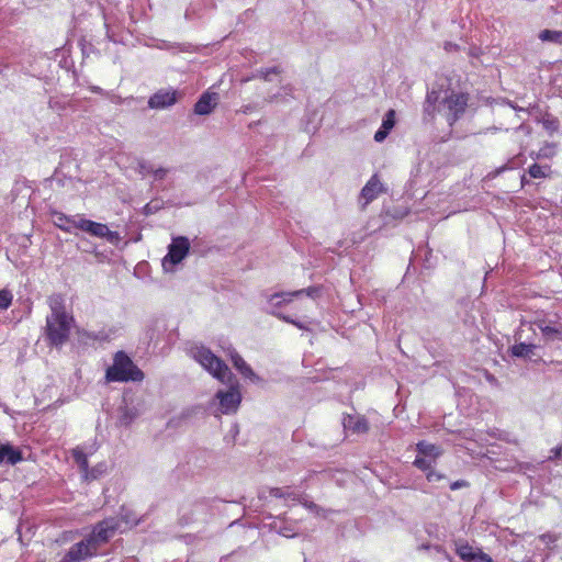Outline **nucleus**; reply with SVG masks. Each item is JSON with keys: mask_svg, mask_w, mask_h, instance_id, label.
Segmentation results:
<instances>
[{"mask_svg": "<svg viewBox=\"0 0 562 562\" xmlns=\"http://www.w3.org/2000/svg\"><path fill=\"white\" fill-rule=\"evenodd\" d=\"M181 97L182 93L176 89H160L149 98L148 106L155 110H164L176 104Z\"/></svg>", "mask_w": 562, "mask_h": 562, "instance_id": "obj_10", "label": "nucleus"}, {"mask_svg": "<svg viewBox=\"0 0 562 562\" xmlns=\"http://www.w3.org/2000/svg\"><path fill=\"white\" fill-rule=\"evenodd\" d=\"M190 241L186 237H176L168 247L167 255L161 260L165 272L176 271L178 265L188 256Z\"/></svg>", "mask_w": 562, "mask_h": 562, "instance_id": "obj_6", "label": "nucleus"}, {"mask_svg": "<svg viewBox=\"0 0 562 562\" xmlns=\"http://www.w3.org/2000/svg\"><path fill=\"white\" fill-rule=\"evenodd\" d=\"M72 456H74L75 462L77 463V465L80 469L81 475H83L85 472L89 468L87 454L83 452L82 449L77 448L74 450Z\"/></svg>", "mask_w": 562, "mask_h": 562, "instance_id": "obj_23", "label": "nucleus"}, {"mask_svg": "<svg viewBox=\"0 0 562 562\" xmlns=\"http://www.w3.org/2000/svg\"><path fill=\"white\" fill-rule=\"evenodd\" d=\"M270 495L277 498H284L289 503H301L306 509L316 515H321L322 509L314 504L313 502H308L302 497V495L295 493L289 487H274L270 490Z\"/></svg>", "mask_w": 562, "mask_h": 562, "instance_id": "obj_11", "label": "nucleus"}, {"mask_svg": "<svg viewBox=\"0 0 562 562\" xmlns=\"http://www.w3.org/2000/svg\"><path fill=\"white\" fill-rule=\"evenodd\" d=\"M273 71H274V69H271L270 71L266 72V74H265V77L269 76V74H270V72H273Z\"/></svg>", "mask_w": 562, "mask_h": 562, "instance_id": "obj_40", "label": "nucleus"}, {"mask_svg": "<svg viewBox=\"0 0 562 562\" xmlns=\"http://www.w3.org/2000/svg\"><path fill=\"white\" fill-rule=\"evenodd\" d=\"M516 132H522V133H525L526 135H528V134L530 133V130H529V127H528V126H526V125H520V126L516 130Z\"/></svg>", "mask_w": 562, "mask_h": 562, "instance_id": "obj_35", "label": "nucleus"}, {"mask_svg": "<svg viewBox=\"0 0 562 562\" xmlns=\"http://www.w3.org/2000/svg\"><path fill=\"white\" fill-rule=\"evenodd\" d=\"M416 449L418 454L414 461V465L423 471L431 469L437 458L442 453L440 447L426 441H419Z\"/></svg>", "mask_w": 562, "mask_h": 562, "instance_id": "obj_9", "label": "nucleus"}, {"mask_svg": "<svg viewBox=\"0 0 562 562\" xmlns=\"http://www.w3.org/2000/svg\"><path fill=\"white\" fill-rule=\"evenodd\" d=\"M121 528L122 521L120 519L113 517L104 519L87 539L71 547L60 562H82L97 554L99 547L109 541Z\"/></svg>", "mask_w": 562, "mask_h": 562, "instance_id": "obj_2", "label": "nucleus"}, {"mask_svg": "<svg viewBox=\"0 0 562 562\" xmlns=\"http://www.w3.org/2000/svg\"><path fill=\"white\" fill-rule=\"evenodd\" d=\"M390 132V128H385L384 126L381 125L380 128L374 134V140L378 143L383 142L387 137Z\"/></svg>", "mask_w": 562, "mask_h": 562, "instance_id": "obj_30", "label": "nucleus"}, {"mask_svg": "<svg viewBox=\"0 0 562 562\" xmlns=\"http://www.w3.org/2000/svg\"><path fill=\"white\" fill-rule=\"evenodd\" d=\"M546 126H547L548 128H555L554 123H553V122H549V121H547V122H546Z\"/></svg>", "mask_w": 562, "mask_h": 562, "instance_id": "obj_37", "label": "nucleus"}, {"mask_svg": "<svg viewBox=\"0 0 562 562\" xmlns=\"http://www.w3.org/2000/svg\"><path fill=\"white\" fill-rule=\"evenodd\" d=\"M539 38L542 42L562 43V32L561 31L543 30L540 32Z\"/></svg>", "mask_w": 562, "mask_h": 562, "instance_id": "obj_25", "label": "nucleus"}, {"mask_svg": "<svg viewBox=\"0 0 562 562\" xmlns=\"http://www.w3.org/2000/svg\"><path fill=\"white\" fill-rule=\"evenodd\" d=\"M459 486H460V484H459V483H454L451 487H452V490H454V488H457V487H459Z\"/></svg>", "mask_w": 562, "mask_h": 562, "instance_id": "obj_39", "label": "nucleus"}, {"mask_svg": "<svg viewBox=\"0 0 562 562\" xmlns=\"http://www.w3.org/2000/svg\"><path fill=\"white\" fill-rule=\"evenodd\" d=\"M529 175L530 177L536 179L543 178L547 176L546 168L540 165L533 164L529 168Z\"/></svg>", "mask_w": 562, "mask_h": 562, "instance_id": "obj_29", "label": "nucleus"}, {"mask_svg": "<svg viewBox=\"0 0 562 562\" xmlns=\"http://www.w3.org/2000/svg\"><path fill=\"white\" fill-rule=\"evenodd\" d=\"M440 95L437 91L432 90L427 93L426 103L424 111L427 115L432 116L435 112V105L438 102Z\"/></svg>", "mask_w": 562, "mask_h": 562, "instance_id": "obj_24", "label": "nucleus"}, {"mask_svg": "<svg viewBox=\"0 0 562 562\" xmlns=\"http://www.w3.org/2000/svg\"><path fill=\"white\" fill-rule=\"evenodd\" d=\"M390 132V128H385L384 126L381 125L380 128L374 134V140L378 143L383 142L387 137Z\"/></svg>", "mask_w": 562, "mask_h": 562, "instance_id": "obj_31", "label": "nucleus"}, {"mask_svg": "<svg viewBox=\"0 0 562 562\" xmlns=\"http://www.w3.org/2000/svg\"><path fill=\"white\" fill-rule=\"evenodd\" d=\"M272 529L278 532L279 535L283 536V537H286V538H292L296 535L297 532V529H296V526L293 525V524H288V522H284L282 521L281 519H277L272 522L271 525Z\"/></svg>", "mask_w": 562, "mask_h": 562, "instance_id": "obj_18", "label": "nucleus"}, {"mask_svg": "<svg viewBox=\"0 0 562 562\" xmlns=\"http://www.w3.org/2000/svg\"><path fill=\"white\" fill-rule=\"evenodd\" d=\"M218 102V94L216 92H204L194 105V113L198 115H207L216 106Z\"/></svg>", "mask_w": 562, "mask_h": 562, "instance_id": "obj_14", "label": "nucleus"}, {"mask_svg": "<svg viewBox=\"0 0 562 562\" xmlns=\"http://www.w3.org/2000/svg\"><path fill=\"white\" fill-rule=\"evenodd\" d=\"M385 188L381 182L378 175H373L362 188L359 195V204L364 209L368 204L374 201Z\"/></svg>", "mask_w": 562, "mask_h": 562, "instance_id": "obj_12", "label": "nucleus"}, {"mask_svg": "<svg viewBox=\"0 0 562 562\" xmlns=\"http://www.w3.org/2000/svg\"><path fill=\"white\" fill-rule=\"evenodd\" d=\"M318 293L317 288H308L305 290H297L292 292H278L267 296V312L277 316L278 318L296 326L300 329H307V326L290 316L284 314L281 310L283 306L292 305V308L303 310V304L300 302V297L303 295L314 297Z\"/></svg>", "mask_w": 562, "mask_h": 562, "instance_id": "obj_4", "label": "nucleus"}, {"mask_svg": "<svg viewBox=\"0 0 562 562\" xmlns=\"http://www.w3.org/2000/svg\"><path fill=\"white\" fill-rule=\"evenodd\" d=\"M72 226L79 228L86 233H89L92 236L105 238L108 241L115 244L120 236L116 232H112L105 224L97 223L90 220H86L79 217L76 221H72Z\"/></svg>", "mask_w": 562, "mask_h": 562, "instance_id": "obj_8", "label": "nucleus"}, {"mask_svg": "<svg viewBox=\"0 0 562 562\" xmlns=\"http://www.w3.org/2000/svg\"><path fill=\"white\" fill-rule=\"evenodd\" d=\"M555 154L554 145L546 144L537 154V158H550Z\"/></svg>", "mask_w": 562, "mask_h": 562, "instance_id": "obj_27", "label": "nucleus"}, {"mask_svg": "<svg viewBox=\"0 0 562 562\" xmlns=\"http://www.w3.org/2000/svg\"><path fill=\"white\" fill-rule=\"evenodd\" d=\"M561 450H562L561 448H554V449L552 450V452H553V457H554V458H558V457L560 456V453H561Z\"/></svg>", "mask_w": 562, "mask_h": 562, "instance_id": "obj_36", "label": "nucleus"}, {"mask_svg": "<svg viewBox=\"0 0 562 562\" xmlns=\"http://www.w3.org/2000/svg\"><path fill=\"white\" fill-rule=\"evenodd\" d=\"M153 173L156 179H162L166 176L167 170L164 168H157L153 171Z\"/></svg>", "mask_w": 562, "mask_h": 562, "instance_id": "obj_34", "label": "nucleus"}, {"mask_svg": "<svg viewBox=\"0 0 562 562\" xmlns=\"http://www.w3.org/2000/svg\"><path fill=\"white\" fill-rule=\"evenodd\" d=\"M190 356L215 379L228 385L227 390H220L215 394L218 411L225 415L236 413L241 402V393L238 382L225 362L204 346L192 347Z\"/></svg>", "mask_w": 562, "mask_h": 562, "instance_id": "obj_1", "label": "nucleus"}, {"mask_svg": "<svg viewBox=\"0 0 562 562\" xmlns=\"http://www.w3.org/2000/svg\"><path fill=\"white\" fill-rule=\"evenodd\" d=\"M344 427L356 432H364L368 429L367 422L363 418L353 416H348L344 419Z\"/></svg>", "mask_w": 562, "mask_h": 562, "instance_id": "obj_20", "label": "nucleus"}, {"mask_svg": "<svg viewBox=\"0 0 562 562\" xmlns=\"http://www.w3.org/2000/svg\"><path fill=\"white\" fill-rule=\"evenodd\" d=\"M456 551L464 562H494L488 554L484 553L480 548L470 546L468 542L457 543Z\"/></svg>", "mask_w": 562, "mask_h": 562, "instance_id": "obj_13", "label": "nucleus"}, {"mask_svg": "<svg viewBox=\"0 0 562 562\" xmlns=\"http://www.w3.org/2000/svg\"><path fill=\"white\" fill-rule=\"evenodd\" d=\"M536 345L519 342L510 348L512 355L518 358L531 359L535 355Z\"/></svg>", "mask_w": 562, "mask_h": 562, "instance_id": "obj_19", "label": "nucleus"}, {"mask_svg": "<svg viewBox=\"0 0 562 562\" xmlns=\"http://www.w3.org/2000/svg\"><path fill=\"white\" fill-rule=\"evenodd\" d=\"M79 217H68L63 213L55 212L53 213V222L54 224L65 232H70L72 228V221L78 220Z\"/></svg>", "mask_w": 562, "mask_h": 562, "instance_id": "obj_21", "label": "nucleus"}, {"mask_svg": "<svg viewBox=\"0 0 562 562\" xmlns=\"http://www.w3.org/2000/svg\"><path fill=\"white\" fill-rule=\"evenodd\" d=\"M143 372L134 364L132 359L123 351H117L113 357V363L106 369V382L142 381Z\"/></svg>", "mask_w": 562, "mask_h": 562, "instance_id": "obj_5", "label": "nucleus"}, {"mask_svg": "<svg viewBox=\"0 0 562 562\" xmlns=\"http://www.w3.org/2000/svg\"><path fill=\"white\" fill-rule=\"evenodd\" d=\"M540 540L546 544L554 543L557 541V537L552 533H544L540 536Z\"/></svg>", "mask_w": 562, "mask_h": 562, "instance_id": "obj_32", "label": "nucleus"}, {"mask_svg": "<svg viewBox=\"0 0 562 562\" xmlns=\"http://www.w3.org/2000/svg\"><path fill=\"white\" fill-rule=\"evenodd\" d=\"M467 105V94L451 92L442 99L439 111L442 112L449 125H452L464 113Z\"/></svg>", "mask_w": 562, "mask_h": 562, "instance_id": "obj_7", "label": "nucleus"}, {"mask_svg": "<svg viewBox=\"0 0 562 562\" xmlns=\"http://www.w3.org/2000/svg\"><path fill=\"white\" fill-rule=\"evenodd\" d=\"M381 125L384 126L385 128H390V130H392L394 127V125H395V111L394 110H389L386 112Z\"/></svg>", "mask_w": 562, "mask_h": 562, "instance_id": "obj_28", "label": "nucleus"}, {"mask_svg": "<svg viewBox=\"0 0 562 562\" xmlns=\"http://www.w3.org/2000/svg\"><path fill=\"white\" fill-rule=\"evenodd\" d=\"M22 460V453L11 445H0V463L16 464Z\"/></svg>", "mask_w": 562, "mask_h": 562, "instance_id": "obj_17", "label": "nucleus"}, {"mask_svg": "<svg viewBox=\"0 0 562 562\" xmlns=\"http://www.w3.org/2000/svg\"><path fill=\"white\" fill-rule=\"evenodd\" d=\"M535 325L542 333L543 337L548 340H562V324L558 326H552L547 323L544 319H538L535 322Z\"/></svg>", "mask_w": 562, "mask_h": 562, "instance_id": "obj_16", "label": "nucleus"}, {"mask_svg": "<svg viewBox=\"0 0 562 562\" xmlns=\"http://www.w3.org/2000/svg\"><path fill=\"white\" fill-rule=\"evenodd\" d=\"M231 360L235 369L246 379L250 380L252 383H259L261 381L260 376L257 375L250 366L238 355L236 351L231 352Z\"/></svg>", "mask_w": 562, "mask_h": 562, "instance_id": "obj_15", "label": "nucleus"}, {"mask_svg": "<svg viewBox=\"0 0 562 562\" xmlns=\"http://www.w3.org/2000/svg\"><path fill=\"white\" fill-rule=\"evenodd\" d=\"M13 295L7 289L0 290V310H7L11 305Z\"/></svg>", "mask_w": 562, "mask_h": 562, "instance_id": "obj_26", "label": "nucleus"}, {"mask_svg": "<svg viewBox=\"0 0 562 562\" xmlns=\"http://www.w3.org/2000/svg\"><path fill=\"white\" fill-rule=\"evenodd\" d=\"M108 471V465L104 462H100L93 468H88V470L82 475L85 481H93L98 480L99 477L103 476Z\"/></svg>", "mask_w": 562, "mask_h": 562, "instance_id": "obj_22", "label": "nucleus"}, {"mask_svg": "<svg viewBox=\"0 0 562 562\" xmlns=\"http://www.w3.org/2000/svg\"><path fill=\"white\" fill-rule=\"evenodd\" d=\"M427 480L429 482H435V481H439L441 479V475L435 471H432L431 469L427 470Z\"/></svg>", "mask_w": 562, "mask_h": 562, "instance_id": "obj_33", "label": "nucleus"}, {"mask_svg": "<svg viewBox=\"0 0 562 562\" xmlns=\"http://www.w3.org/2000/svg\"><path fill=\"white\" fill-rule=\"evenodd\" d=\"M48 305L50 314L46 317L45 333L49 342L58 347L67 341L74 318L67 313L61 295L54 294L49 296Z\"/></svg>", "mask_w": 562, "mask_h": 562, "instance_id": "obj_3", "label": "nucleus"}, {"mask_svg": "<svg viewBox=\"0 0 562 562\" xmlns=\"http://www.w3.org/2000/svg\"><path fill=\"white\" fill-rule=\"evenodd\" d=\"M469 434L472 440H476V434L474 431H470Z\"/></svg>", "mask_w": 562, "mask_h": 562, "instance_id": "obj_38", "label": "nucleus"}]
</instances>
